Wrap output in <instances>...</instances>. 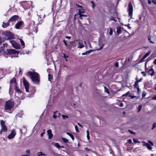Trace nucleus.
I'll list each match as a JSON object with an SVG mask.
<instances>
[{"label":"nucleus","instance_id":"obj_1","mask_svg":"<svg viewBox=\"0 0 156 156\" xmlns=\"http://www.w3.org/2000/svg\"><path fill=\"white\" fill-rule=\"evenodd\" d=\"M27 75L29 76L34 83H37L39 81V76L36 72H29L27 73Z\"/></svg>","mask_w":156,"mask_h":156},{"label":"nucleus","instance_id":"obj_2","mask_svg":"<svg viewBox=\"0 0 156 156\" xmlns=\"http://www.w3.org/2000/svg\"><path fill=\"white\" fill-rule=\"evenodd\" d=\"M4 38L7 40L12 39L14 38L13 34L10 31H6L3 33Z\"/></svg>","mask_w":156,"mask_h":156},{"label":"nucleus","instance_id":"obj_3","mask_svg":"<svg viewBox=\"0 0 156 156\" xmlns=\"http://www.w3.org/2000/svg\"><path fill=\"white\" fill-rule=\"evenodd\" d=\"M10 86L9 89V93L11 94V90H12V88L14 87H16L17 85L16 80L15 77L13 78L10 81Z\"/></svg>","mask_w":156,"mask_h":156},{"label":"nucleus","instance_id":"obj_4","mask_svg":"<svg viewBox=\"0 0 156 156\" xmlns=\"http://www.w3.org/2000/svg\"><path fill=\"white\" fill-rule=\"evenodd\" d=\"M14 105V104L13 101H7L5 106V110H10L13 107Z\"/></svg>","mask_w":156,"mask_h":156},{"label":"nucleus","instance_id":"obj_5","mask_svg":"<svg viewBox=\"0 0 156 156\" xmlns=\"http://www.w3.org/2000/svg\"><path fill=\"white\" fill-rule=\"evenodd\" d=\"M0 123L1 126V129L0 131V134L2 133L3 132H6L7 131V129L6 126L5 124V122L3 120H1Z\"/></svg>","mask_w":156,"mask_h":156},{"label":"nucleus","instance_id":"obj_6","mask_svg":"<svg viewBox=\"0 0 156 156\" xmlns=\"http://www.w3.org/2000/svg\"><path fill=\"white\" fill-rule=\"evenodd\" d=\"M128 11L129 12V15L130 16L131 19H132L133 12V6L131 2H129L128 6Z\"/></svg>","mask_w":156,"mask_h":156},{"label":"nucleus","instance_id":"obj_7","mask_svg":"<svg viewBox=\"0 0 156 156\" xmlns=\"http://www.w3.org/2000/svg\"><path fill=\"white\" fill-rule=\"evenodd\" d=\"M10 42L11 44L12 47L16 49H18L20 48V44L17 43L15 41L13 40L10 41Z\"/></svg>","mask_w":156,"mask_h":156},{"label":"nucleus","instance_id":"obj_8","mask_svg":"<svg viewBox=\"0 0 156 156\" xmlns=\"http://www.w3.org/2000/svg\"><path fill=\"white\" fill-rule=\"evenodd\" d=\"M23 82L26 91L27 92H29V83L25 78L23 79Z\"/></svg>","mask_w":156,"mask_h":156},{"label":"nucleus","instance_id":"obj_9","mask_svg":"<svg viewBox=\"0 0 156 156\" xmlns=\"http://www.w3.org/2000/svg\"><path fill=\"white\" fill-rule=\"evenodd\" d=\"M13 87L16 91V95L17 97H19V94L21 95L22 94V92L19 88L17 87V85L16 87Z\"/></svg>","mask_w":156,"mask_h":156},{"label":"nucleus","instance_id":"obj_10","mask_svg":"<svg viewBox=\"0 0 156 156\" xmlns=\"http://www.w3.org/2000/svg\"><path fill=\"white\" fill-rule=\"evenodd\" d=\"M16 135V130L15 129H13L12 130L8 136V138L9 139H12Z\"/></svg>","mask_w":156,"mask_h":156},{"label":"nucleus","instance_id":"obj_11","mask_svg":"<svg viewBox=\"0 0 156 156\" xmlns=\"http://www.w3.org/2000/svg\"><path fill=\"white\" fill-rule=\"evenodd\" d=\"M7 51L8 54L9 55L19 53V51L12 49H7Z\"/></svg>","mask_w":156,"mask_h":156},{"label":"nucleus","instance_id":"obj_12","mask_svg":"<svg viewBox=\"0 0 156 156\" xmlns=\"http://www.w3.org/2000/svg\"><path fill=\"white\" fill-rule=\"evenodd\" d=\"M19 17L17 15H14L10 18L9 20V22L15 21L18 19Z\"/></svg>","mask_w":156,"mask_h":156},{"label":"nucleus","instance_id":"obj_13","mask_svg":"<svg viewBox=\"0 0 156 156\" xmlns=\"http://www.w3.org/2000/svg\"><path fill=\"white\" fill-rule=\"evenodd\" d=\"M23 24V22L21 21L18 22L15 25V27L16 29H19L20 27Z\"/></svg>","mask_w":156,"mask_h":156},{"label":"nucleus","instance_id":"obj_14","mask_svg":"<svg viewBox=\"0 0 156 156\" xmlns=\"http://www.w3.org/2000/svg\"><path fill=\"white\" fill-rule=\"evenodd\" d=\"M151 51H150L148 52H147L145 55L143 56V58L141 59L140 60V62H143L144 59H145L151 53Z\"/></svg>","mask_w":156,"mask_h":156},{"label":"nucleus","instance_id":"obj_15","mask_svg":"<svg viewBox=\"0 0 156 156\" xmlns=\"http://www.w3.org/2000/svg\"><path fill=\"white\" fill-rule=\"evenodd\" d=\"M35 23L34 22L32 21L30 22L29 24V29L30 30H32L35 27Z\"/></svg>","mask_w":156,"mask_h":156},{"label":"nucleus","instance_id":"obj_16","mask_svg":"<svg viewBox=\"0 0 156 156\" xmlns=\"http://www.w3.org/2000/svg\"><path fill=\"white\" fill-rule=\"evenodd\" d=\"M49 139L52 138L53 136V134L52 133L51 130V129L48 130L47 131Z\"/></svg>","mask_w":156,"mask_h":156},{"label":"nucleus","instance_id":"obj_17","mask_svg":"<svg viewBox=\"0 0 156 156\" xmlns=\"http://www.w3.org/2000/svg\"><path fill=\"white\" fill-rule=\"evenodd\" d=\"M4 76V70L3 69H0V79L3 78Z\"/></svg>","mask_w":156,"mask_h":156},{"label":"nucleus","instance_id":"obj_18","mask_svg":"<svg viewBox=\"0 0 156 156\" xmlns=\"http://www.w3.org/2000/svg\"><path fill=\"white\" fill-rule=\"evenodd\" d=\"M94 50H90L86 51V52L82 53V55H87L90 54L91 52L94 51Z\"/></svg>","mask_w":156,"mask_h":156},{"label":"nucleus","instance_id":"obj_19","mask_svg":"<svg viewBox=\"0 0 156 156\" xmlns=\"http://www.w3.org/2000/svg\"><path fill=\"white\" fill-rule=\"evenodd\" d=\"M10 22H9L8 21L7 23H5L4 22H3V24H2V26L3 27L5 28L9 25V23Z\"/></svg>","mask_w":156,"mask_h":156},{"label":"nucleus","instance_id":"obj_20","mask_svg":"<svg viewBox=\"0 0 156 156\" xmlns=\"http://www.w3.org/2000/svg\"><path fill=\"white\" fill-rule=\"evenodd\" d=\"M37 154L38 156H47L46 155L43 154L41 152L38 153Z\"/></svg>","mask_w":156,"mask_h":156},{"label":"nucleus","instance_id":"obj_21","mask_svg":"<svg viewBox=\"0 0 156 156\" xmlns=\"http://www.w3.org/2000/svg\"><path fill=\"white\" fill-rule=\"evenodd\" d=\"M138 81H136L134 83V86L135 87L137 88L138 90H139V86H138Z\"/></svg>","mask_w":156,"mask_h":156},{"label":"nucleus","instance_id":"obj_22","mask_svg":"<svg viewBox=\"0 0 156 156\" xmlns=\"http://www.w3.org/2000/svg\"><path fill=\"white\" fill-rule=\"evenodd\" d=\"M66 134L68 135L73 140H74L75 139V138L74 137L73 135L72 134H71V133H68V132H67L66 133Z\"/></svg>","mask_w":156,"mask_h":156},{"label":"nucleus","instance_id":"obj_23","mask_svg":"<svg viewBox=\"0 0 156 156\" xmlns=\"http://www.w3.org/2000/svg\"><path fill=\"white\" fill-rule=\"evenodd\" d=\"M116 32L118 35L121 33V29L120 27H118L117 28Z\"/></svg>","mask_w":156,"mask_h":156},{"label":"nucleus","instance_id":"obj_24","mask_svg":"<svg viewBox=\"0 0 156 156\" xmlns=\"http://www.w3.org/2000/svg\"><path fill=\"white\" fill-rule=\"evenodd\" d=\"M78 44L79 46L78 47V48H82L84 47V46L80 42H79L78 43Z\"/></svg>","mask_w":156,"mask_h":156},{"label":"nucleus","instance_id":"obj_25","mask_svg":"<svg viewBox=\"0 0 156 156\" xmlns=\"http://www.w3.org/2000/svg\"><path fill=\"white\" fill-rule=\"evenodd\" d=\"M52 144H53L55 147H58V149H60V146L58 143H53Z\"/></svg>","mask_w":156,"mask_h":156},{"label":"nucleus","instance_id":"obj_26","mask_svg":"<svg viewBox=\"0 0 156 156\" xmlns=\"http://www.w3.org/2000/svg\"><path fill=\"white\" fill-rule=\"evenodd\" d=\"M79 14L81 13H84V10L83 9L81 8V9H79L78 10Z\"/></svg>","mask_w":156,"mask_h":156},{"label":"nucleus","instance_id":"obj_27","mask_svg":"<svg viewBox=\"0 0 156 156\" xmlns=\"http://www.w3.org/2000/svg\"><path fill=\"white\" fill-rule=\"evenodd\" d=\"M148 40L149 41L150 43L151 44H154V42L152 41L151 40V36L149 35L148 36Z\"/></svg>","mask_w":156,"mask_h":156},{"label":"nucleus","instance_id":"obj_28","mask_svg":"<svg viewBox=\"0 0 156 156\" xmlns=\"http://www.w3.org/2000/svg\"><path fill=\"white\" fill-rule=\"evenodd\" d=\"M62 139L65 143H68V140L66 138L62 137Z\"/></svg>","mask_w":156,"mask_h":156},{"label":"nucleus","instance_id":"obj_29","mask_svg":"<svg viewBox=\"0 0 156 156\" xmlns=\"http://www.w3.org/2000/svg\"><path fill=\"white\" fill-rule=\"evenodd\" d=\"M104 87L105 88V92H106L108 94H109V91L108 90V89L105 86Z\"/></svg>","mask_w":156,"mask_h":156},{"label":"nucleus","instance_id":"obj_30","mask_svg":"<svg viewBox=\"0 0 156 156\" xmlns=\"http://www.w3.org/2000/svg\"><path fill=\"white\" fill-rule=\"evenodd\" d=\"M79 15H80V16L79 17L80 19H82V17L83 16H87L85 15H83L81 14V13L79 14Z\"/></svg>","mask_w":156,"mask_h":156},{"label":"nucleus","instance_id":"obj_31","mask_svg":"<svg viewBox=\"0 0 156 156\" xmlns=\"http://www.w3.org/2000/svg\"><path fill=\"white\" fill-rule=\"evenodd\" d=\"M110 20H113L115 22H116L117 20L116 19H114L113 16H111L110 17Z\"/></svg>","mask_w":156,"mask_h":156},{"label":"nucleus","instance_id":"obj_32","mask_svg":"<svg viewBox=\"0 0 156 156\" xmlns=\"http://www.w3.org/2000/svg\"><path fill=\"white\" fill-rule=\"evenodd\" d=\"M109 34L111 35H112L113 34V30L112 28H110V32Z\"/></svg>","mask_w":156,"mask_h":156},{"label":"nucleus","instance_id":"obj_33","mask_svg":"<svg viewBox=\"0 0 156 156\" xmlns=\"http://www.w3.org/2000/svg\"><path fill=\"white\" fill-rule=\"evenodd\" d=\"M142 108V106L141 105H139L138 106V112H140L141 108Z\"/></svg>","mask_w":156,"mask_h":156},{"label":"nucleus","instance_id":"obj_34","mask_svg":"<svg viewBox=\"0 0 156 156\" xmlns=\"http://www.w3.org/2000/svg\"><path fill=\"white\" fill-rule=\"evenodd\" d=\"M133 142L135 143H140V142L137 140V139L134 138L133 139Z\"/></svg>","mask_w":156,"mask_h":156},{"label":"nucleus","instance_id":"obj_35","mask_svg":"<svg viewBox=\"0 0 156 156\" xmlns=\"http://www.w3.org/2000/svg\"><path fill=\"white\" fill-rule=\"evenodd\" d=\"M62 117L63 119H65L66 118H68V117L67 115H62Z\"/></svg>","mask_w":156,"mask_h":156},{"label":"nucleus","instance_id":"obj_36","mask_svg":"<svg viewBox=\"0 0 156 156\" xmlns=\"http://www.w3.org/2000/svg\"><path fill=\"white\" fill-rule=\"evenodd\" d=\"M20 41L21 42V45L23 46H24L25 45L24 42L22 40V39H20Z\"/></svg>","mask_w":156,"mask_h":156},{"label":"nucleus","instance_id":"obj_37","mask_svg":"<svg viewBox=\"0 0 156 156\" xmlns=\"http://www.w3.org/2000/svg\"><path fill=\"white\" fill-rule=\"evenodd\" d=\"M129 94H130V92L129 91L127 92L125 94H124L122 95V96H126L127 95Z\"/></svg>","mask_w":156,"mask_h":156},{"label":"nucleus","instance_id":"obj_38","mask_svg":"<svg viewBox=\"0 0 156 156\" xmlns=\"http://www.w3.org/2000/svg\"><path fill=\"white\" fill-rule=\"evenodd\" d=\"M152 129H153L154 128H155L156 126V123L155 122H154L153 125H152Z\"/></svg>","mask_w":156,"mask_h":156},{"label":"nucleus","instance_id":"obj_39","mask_svg":"<svg viewBox=\"0 0 156 156\" xmlns=\"http://www.w3.org/2000/svg\"><path fill=\"white\" fill-rule=\"evenodd\" d=\"M26 152L27 154H29L30 156V151L29 150H27L26 151Z\"/></svg>","mask_w":156,"mask_h":156},{"label":"nucleus","instance_id":"obj_40","mask_svg":"<svg viewBox=\"0 0 156 156\" xmlns=\"http://www.w3.org/2000/svg\"><path fill=\"white\" fill-rule=\"evenodd\" d=\"M75 129L76 130V132H79V131L78 130V126H75Z\"/></svg>","mask_w":156,"mask_h":156},{"label":"nucleus","instance_id":"obj_41","mask_svg":"<svg viewBox=\"0 0 156 156\" xmlns=\"http://www.w3.org/2000/svg\"><path fill=\"white\" fill-rule=\"evenodd\" d=\"M147 147L149 150H151L152 149V147L150 146L149 144V145H148Z\"/></svg>","mask_w":156,"mask_h":156},{"label":"nucleus","instance_id":"obj_42","mask_svg":"<svg viewBox=\"0 0 156 156\" xmlns=\"http://www.w3.org/2000/svg\"><path fill=\"white\" fill-rule=\"evenodd\" d=\"M51 78V76L50 74H49L48 75V80L50 81V79Z\"/></svg>","mask_w":156,"mask_h":156},{"label":"nucleus","instance_id":"obj_43","mask_svg":"<svg viewBox=\"0 0 156 156\" xmlns=\"http://www.w3.org/2000/svg\"><path fill=\"white\" fill-rule=\"evenodd\" d=\"M4 48H5V47L3 45V46H2L0 48V50H1V51H3L4 49Z\"/></svg>","mask_w":156,"mask_h":156},{"label":"nucleus","instance_id":"obj_44","mask_svg":"<svg viewBox=\"0 0 156 156\" xmlns=\"http://www.w3.org/2000/svg\"><path fill=\"white\" fill-rule=\"evenodd\" d=\"M45 129H44V132L42 133H41V135H40V136H41V137H42L43 136L44 134L45 133Z\"/></svg>","mask_w":156,"mask_h":156},{"label":"nucleus","instance_id":"obj_45","mask_svg":"<svg viewBox=\"0 0 156 156\" xmlns=\"http://www.w3.org/2000/svg\"><path fill=\"white\" fill-rule=\"evenodd\" d=\"M149 144L146 143L145 142H144V145L146 147H147L148 145H149Z\"/></svg>","mask_w":156,"mask_h":156},{"label":"nucleus","instance_id":"obj_46","mask_svg":"<svg viewBox=\"0 0 156 156\" xmlns=\"http://www.w3.org/2000/svg\"><path fill=\"white\" fill-rule=\"evenodd\" d=\"M129 132L132 134H135V133L132 131L130 130H129Z\"/></svg>","mask_w":156,"mask_h":156},{"label":"nucleus","instance_id":"obj_47","mask_svg":"<svg viewBox=\"0 0 156 156\" xmlns=\"http://www.w3.org/2000/svg\"><path fill=\"white\" fill-rule=\"evenodd\" d=\"M119 105L120 107H122L123 106V104L122 103H120Z\"/></svg>","mask_w":156,"mask_h":156},{"label":"nucleus","instance_id":"obj_48","mask_svg":"<svg viewBox=\"0 0 156 156\" xmlns=\"http://www.w3.org/2000/svg\"><path fill=\"white\" fill-rule=\"evenodd\" d=\"M152 2L154 4H156V0H152Z\"/></svg>","mask_w":156,"mask_h":156},{"label":"nucleus","instance_id":"obj_49","mask_svg":"<svg viewBox=\"0 0 156 156\" xmlns=\"http://www.w3.org/2000/svg\"><path fill=\"white\" fill-rule=\"evenodd\" d=\"M152 99L156 101V95H154L152 98Z\"/></svg>","mask_w":156,"mask_h":156},{"label":"nucleus","instance_id":"obj_50","mask_svg":"<svg viewBox=\"0 0 156 156\" xmlns=\"http://www.w3.org/2000/svg\"><path fill=\"white\" fill-rule=\"evenodd\" d=\"M128 142L130 144H133L131 140L129 139L128 141Z\"/></svg>","mask_w":156,"mask_h":156},{"label":"nucleus","instance_id":"obj_51","mask_svg":"<svg viewBox=\"0 0 156 156\" xmlns=\"http://www.w3.org/2000/svg\"><path fill=\"white\" fill-rule=\"evenodd\" d=\"M141 73L142 74H143V75L144 76H146V74L144 72H141Z\"/></svg>","mask_w":156,"mask_h":156},{"label":"nucleus","instance_id":"obj_52","mask_svg":"<svg viewBox=\"0 0 156 156\" xmlns=\"http://www.w3.org/2000/svg\"><path fill=\"white\" fill-rule=\"evenodd\" d=\"M143 79L142 78H141L139 80H137L136 81H138V83H139V82H141L142 80Z\"/></svg>","mask_w":156,"mask_h":156},{"label":"nucleus","instance_id":"obj_53","mask_svg":"<svg viewBox=\"0 0 156 156\" xmlns=\"http://www.w3.org/2000/svg\"><path fill=\"white\" fill-rule=\"evenodd\" d=\"M3 45L4 46V47H6L7 48V45H8V44H3Z\"/></svg>","mask_w":156,"mask_h":156},{"label":"nucleus","instance_id":"obj_54","mask_svg":"<svg viewBox=\"0 0 156 156\" xmlns=\"http://www.w3.org/2000/svg\"><path fill=\"white\" fill-rule=\"evenodd\" d=\"M103 45L101 47H100L99 49H98L97 50L98 51L101 50V49H102L103 48Z\"/></svg>","mask_w":156,"mask_h":156},{"label":"nucleus","instance_id":"obj_55","mask_svg":"<svg viewBox=\"0 0 156 156\" xmlns=\"http://www.w3.org/2000/svg\"><path fill=\"white\" fill-rule=\"evenodd\" d=\"M91 2L92 3V5H93V8H94V7L95 6V5H94V2H93V1H92Z\"/></svg>","mask_w":156,"mask_h":156},{"label":"nucleus","instance_id":"obj_56","mask_svg":"<svg viewBox=\"0 0 156 156\" xmlns=\"http://www.w3.org/2000/svg\"><path fill=\"white\" fill-rule=\"evenodd\" d=\"M2 39L1 37L0 36V44L2 43Z\"/></svg>","mask_w":156,"mask_h":156},{"label":"nucleus","instance_id":"obj_57","mask_svg":"<svg viewBox=\"0 0 156 156\" xmlns=\"http://www.w3.org/2000/svg\"><path fill=\"white\" fill-rule=\"evenodd\" d=\"M115 66L116 67H118L119 66V64L118 62H116L115 64Z\"/></svg>","mask_w":156,"mask_h":156},{"label":"nucleus","instance_id":"obj_58","mask_svg":"<svg viewBox=\"0 0 156 156\" xmlns=\"http://www.w3.org/2000/svg\"><path fill=\"white\" fill-rule=\"evenodd\" d=\"M63 57L66 59L67 58H68V56H66L65 54H63Z\"/></svg>","mask_w":156,"mask_h":156},{"label":"nucleus","instance_id":"obj_59","mask_svg":"<svg viewBox=\"0 0 156 156\" xmlns=\"http://www.w3.org/2000/svg\"><path fill=\"white\" fill-rule=\"evenodd\" d=\"M57 116L56 115H53V117L55 119L57 118Z\"/></svg>","mask_w":156,"mask_h":156},{"label":"nucleus","instance_id":"obj_60","mask_svg":"<svg viewBox=\"0 0 156 156\" xmlns=\"http://www.w3.org/2000/svg\"><path fill=\"white\" fill-rule=\"evenodd\" d=\"M63 42H64V43L65 44V45H66V46H67V44L66 41L65 40H64L63 41Z\"/></svg>","mask_w":156,"mask_h":156},{"label":"nucleus","instance_id":"obj_61","mask_svg":"<svg viewBox=\"0 0 156 156\" xmlns=\"http://www.w3.org/2000/svg\"><path fill=\"white\" fill-rule=\"evenodd\" d=\"M148 142L151 144V146H153V143L151 141H148Z\"/></svg>","mask_w":156,"mask_h":156},{"label":"nucleus","instance_id":"obj_62","mask_svg":"<svg viewBox=\"0 0 156 156\" xmlns=\"http://www.w3.org/2000/svg\"><path fill=\"white\" fill-rule=\"evenodd\" d=\"M19 73H20L21 72V71H22V70H21V68H19Z\"/></svg>","mask_w":156,"mask_h":156},{"label":"nucleus","instance_id":"obj_63","mask_svg":"<svg viewBox=\"0 0 156 156\" xmlns=\"http://www.w3.org/2000/svg\"><path fill=\"white\" fill-rule=\"evenodd\" d=\"M153 63L155 64L156 65V58L154 59V62H153Z\"/></svg>","mask_w":156,"mask_h":156},{"label":"nucleus","instance_id":"obj_64","mask_svg":"<svg viewBox=\"0 0 156 156\" xmlns=\"http://www.w3.org/2000/svg\"><path fill=\"white\" fill-rule=\"evenodd\" d=\"M21 156H30L29 154L22 155Z\"/></svg>","mask_w":156,"mask_h":156}]
</instances>
